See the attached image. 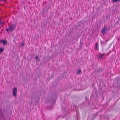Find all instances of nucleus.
Here are the masks:
<instances>
[{
  "mask_svg": "<svg viewBox=\"0 0 120 120\" xmlns=\"http://www.w3.org/2000/svg\"><path fill=\"white\" fill-rule=\"evenodd\" d=\"M15 26L14 25L10 26L9 28H7L6 29V31H8V30L11 31L13 30L15 27Z\"/></svg>",
  "mask_w": 120,
  "mask_h": 120,
  "instance_id": "f257e3e1",
  "label": "nucleus"
},
{
  "mask_svg": "<svg viewBox=\"0 0 120 120\" xmlns=\"http://www.w3.org/2000/svg\"><path fill=\"white\" fill-rule=\"evenodd\" d=\"M17 89L16 87H15L13 89V96L15 97H16L17 96Z\"/></svg>",
  "mask_w": 120,
  "mask_h": 120,
  "instance_id": "f03ea898",
  "label": "nucleus"
},
{
  "mask_svg": "<svg viewBox=\"0 0 120 120\" xmlns=\"http://www.w3.org/2000/svg\"><path fill=\"white\" fill-rule=\"evenodd\" d=\"M104 54H100L98 55V57L99 58H104Z\"/></svg>",
  "mask_w": 120,
  "mask_h": 120,
  "instance_id": "7ed1b4c3",
  "label": "nucleus"
},
{
  "mask_svg": "<svg viewBox=\"0 0 120 120\" xmlns=\"http://www.w3.org/2000/svg\"><path fill=\"white\" fill-rule=\"evenodd\" d=\"M106 29L105 28H103L101 30V32L104 35L105 34V30Z\"/></svg>",
  "mask_w": 120,
  "mask_h": 120,
  "instance_id": "20e7f679",
  "label": "nucleus"
},
{
  "mask_svg": "<svg viewBox=\"0 0 120 120\" xmlns=\"http://www.w3.org/2000/svg\"><path fill=\"white\" fill-rule=\"evenodd\" d=\"M96 47H95V49H96L98 50V43H96Z\"/></svg>",
  "mask_w": 120,
  "mask_h": 120,
  "instance_id": "39448f33",
  "label": "nucleus"
},
{
  "mask_svg": "<svg viewBox=\"0 0 120 120\" xmlns=\"http://www.w3.org/2000/svg\"><path fill=\"white\" fill-rule=\"evenodd\" d=\"M5 45L7 43V41L5 40H3L1 41Z\"/></svg>",
  "mask_w": 120,
  "mask_h": 120,
  "instance_id": "423d86ee",
  "label": "nucleus"
},
{
  "mask_svg": "<svg viewBox=\"0 0 120 120\" xmlns=\"http://www.w3.org/2000/svg\"><path fill=\"white\" fill-rule=\"evenodd\" d=\"M81 71L80 70H78L76 72L77 74L78 75L80 74H81Z\"/></svg>",
  "mask_w": 120,
  "mask_h": 120,
  "instance_id": "0eeeda50",
  "label": "nucleus"
},
{
  "mask_svg": "<svg viewBox=\"0 0 120 120\" xmlns=\"http://www.w3.org/2000/svg\"><path fill=\"white\" fill-rule=\"evenodd\" d=\"M3 23L2 22H1L0 21V28L2 26H3Z\"/></svg>",
  "mask_w": 120,
  "mask_h": 120,
  "instance_id": "6e6552de",
  "label": "nucleus"
},
{
  "mask_svg": "<svg viewBox=\"0 0 120 120\" xmlns=\"http://www.w3.org/2000/svg\"><path fill=\"white\" fill-rule=\"evenodd\" d=\"M4 50V49L3 48H0V53L1 52L3 51Z\"/></svg>",
  "mask_w": 120,
  "mask_h": 120,
  "instance_id": "1a4fd4ad",
  "label": "nucleus"
},
{
  "mask_svg": "<svg viewBox=\"0 0 120 120\" xmlns=\"http://www.w3.org/2000/svg\"><path fill=\"white\" fill-rule=\"evenodd\" d=\"M38 58V56H36V57H35V59L36 60H37V59Z\"/></svg>",
  "mask_w": 120,
  "mask_h": 120,
  "instance_id": "9d476101",
  "label": "nucleus"
},
{
  "mask_svg": "<svg viewBox=\"0 0 120 120\" xmlns=\"http://www.w3.org/2000/svg\"><path fill=\"white\" fill-rule=\"evenodd\" d=\"M113 1L114 2L118 1V0H113Z\"/></svg>",
  "mask_w": 120,
  "mask_h": 120,
  "instance_id": "9b49d317",
  "label": "nucleus"
},
{
  "mask_svg": "<svg viewBox=\"0 0 120 120\" xmlns=\"http://www.w3.org/2000/svg\"><path fill=\"white\" fill-rule=\"evenodd\" d=\"M25 44L24 42H23L22 44V46H23L24 45H25Z\"/></svg>",
  "mask_w": 120,
  "mask_h": 120,
  "instance_id": "f8f14e48",
  "label": "nucleus"
},
{
  "mask_svg": "<svg viewBox=\"0 0 120 120\" xmlns=\"http://www.w3.org/2000/svg\"><path fill=\"white\" fill-rule=\"evenodd\" d=\"M118 0V1H119V0Z\"/></svg>",
  "mask_w": 120,
  "mask_h": 120,
  "instance_id": "ddd939ff",
  "label": "nucleus"
}]
</instances>
